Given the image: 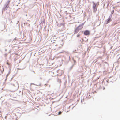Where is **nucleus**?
Segmentation results:
<instances>
[{
  "label": "nucleus",
  "instance_id": "nucleus-1",
  "mask_svg": "<svg viewBox=\"0 0 120 120\" xmlns=\"http://www.w3.org/2000/svg\"><path fill=\"white\" fill-rule=\"evenodd\" d=\"M84 25V24L83 23L78 26L75 29V33H77L79 31L82 29Z\"/></svg>",
  "mask_w": 120,
  "mask_h": 120
},
{
  "label": "nucleus",
  "instance_id": "nucleus-2",
  "mask_svg": "<svg viewBox=\"0 0 120 120\" xmlns=\"http://www.w3.org/2000/svg\"><path fill=\"white\" fill-rule=\"evenodd\" d=\"M92 3L93 4V8L97 7L99 5V3H95L94 2H93Z\"/></svg>",
  "mask_w": 120,
  "mask_h": 120
},
{
  "label": "nucleus",
  "instance_id": "nucleus-3",
  "mask_svg": "<svg viewBox=\"0 0 120 120\" xmlns=\"http://www.w3.org/2000/svg\"><path fill=\"white\" fill-rule=\"evenodd\" d=\"M84 34L85 35H89L90 34V32L88 30H86L84 32Z\"/></svg>",
  "mask_w": 120,
  "mask_h": 120
},
{
  "label": "nucleus",
  "instance_id": "nucleus-4",
  "mask_svg": "<svg viewBox=\"0 0 120 120\" xmlns=\"http://www.w3.org/2000/svg\"><path fill=\"white\" fill-rule=\"evenodd\" d=\"M93 12H95L97 11V7L93 8Z\"/></svg>",
  "mask_w": 120,
  "mask_h": 120
},
{
  "label": "nucleus",
  "instance_id": "nucleus-5",
  "mask_svg": "<svg viewBox=\"0 0 120 120\" xmlns=\"http://www.w3.org/2000/svg\"><path fill=\"white\" fill-rule=\"evenodd\" d=\"M111 21V19L110 18H108V19L107 21L106 22V24H108V23H109V22H110V21Z\"/></svg>",
  "mask_w": 120,
  "mask_h": 120
},
{
  "label": "nucleus",
  "instance_id": "nucleus-6",
  "mask_svg": "<svg viewBox=\"0 0 120 120\" xmlns=\"http://www.w3.org/2000/svg\"><path fill=\"white\" fill-rule=\"evenodd\" d=\"M9 2H10V1H8L7 2L6 4H7L6 6V7H7V6L9 4Z\"/></svg>",
  "mask_w": 120,
  "mask_h": 120
},
{
  "label": "nucleus",
  "instance_id": "nucleus-7",
  "mask_svg": "<svg viewBox=\"0 0 120 120\" xmlns=\"http://www.w3.org/2000/svg\"><path fill=\"white\" fill-rule=\"evenodd\" d=\"M62 113V112L61 111H60V112H58V115H60Z\"/></svg>",
  "mask_w": 120,
  "mask_h": 120
},
{
  "label": "nucleus",
  "instance_id": "nucleus-8",
  "mask_svg": "<svg viewBox=\"0 0 120 120\" xmlns=\"http://www.w3.org/2000/svg\"><path fill=\"white\" fill-rule=\"evenodd\" d=\"M7 64L8 65H9V63H8V62H7Z\"/></svg>",
  "mask_w": 120,
  "mask_h": 120
},
{
  "label": "nucleus",
  "instance_id": "nucleus-9",
  "mask_svg": "<svg viewBox=\"0 0 120 120\" xmlns=\"http://www.w3.org/2000/svg\"><path fill=\"white\" fill-rule=\"evenodd\" d=\"M114 10H113V11H112V14H113L114 13Z\"/></svg>",
  "mask_w": 120,
  "mask_h": 120
},
{
  "label": "nucleus",
  "instance_id": "nucleus-10",
  "mask_svg": "<svg viewBox=\"0 0 120 120\" xmlns=\"http://www.w3.org/2000/svg\"><path fill=\"white\" fill-rule=\"evenodd\" d=\"M80 36V35H78L77 36V37H79Z\"/></svg>",
  "mask_w": 120,
  "mask_h": 120
}]
</instances>
